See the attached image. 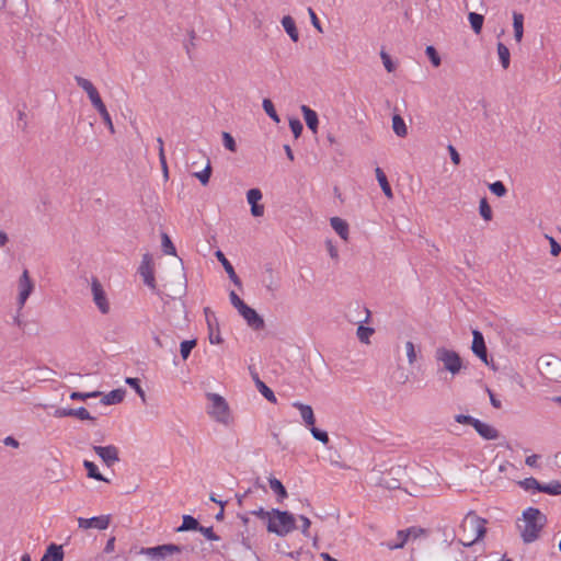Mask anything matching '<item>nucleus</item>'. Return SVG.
<instances>
[{"instance_id":"obj_1","label":"nucleus","mask_w":561,"mask_h":561,"mask_svg":"<svg viewBox=\"0 0 561 561\" xmlns=\"http://www.w3.org/2000/svg\"><path fill=\"white\" fill-rule=\"evenodd\" d=\"M194 548L188 546L163 543L156 547L140 548L138 554L147 556L152 561H164L165 557H176V561H187L184 552H193Z\"/></svg>"},{"instance_id":"obj_2","label":"nucleus","mask_w":561,"mask_h":561,"mask_svg":"<svg viewBox=\"0 0 561 561\" xmlns=\"http://www.w3.org/2000/svg\"><path fill=\"white\" fill-rule=\"evenodd\" d=\"M486 520L478 516L473 511H470L463 518L460 529L463 534V538H460V542L463 546H471L479 539L483 538L486 528Z\"/></svg>"},{"instance_id":"obj_3","label":"nucleus","mask_w":561,"mask_h":561,"mask_svg":"<svg viewBox=\"0 0 561 561\" xmlns=\"http://www.w3.org/2000/svg\"><path fill=\"white\" fill-rule=\"evenodd\" d=\"M523 518L525 526L520 536L525 543H531L538 539L540 531L547 523V517L538 508L528 507L523 512Z\"/></svg>"},{"instance_id":"obj_4","label":"nucleus","mask_w":561,"mask_h":561,"mask_svg":"<svg viewBox=\"0 0 561 561\" xmlns=\"http://www.w3.org/2000/svg\"><path fill=\"white\" fill-rule=\"evenodd\" d=\"M75 80L77 82V84L83 90L85 91V93L88 94L92 105L94 106V108L99 112V114L101 115L104 124L107 126L108 130L111 131V134H114L115 133V128H114V125H113V122H112V118L106 110V106L105 104L103 103L100 94H99V91L96 90V88L93 85V83L81 77V76H75Z\"/></svg>"},{"instance_id":"obj_5","label":"nucleus","mask_w":561,"mask_h":561,"mask_svg":"<svg viewBox=\"0 0 561 561\" xmlns=\"http://www.w3.org/2000/svg\"><path fill=\"white\" fill-rule=\"evenodd\" d=\"M272 518L266 524L268 533L284 537L296 529V519L288 511L272 508Z\"/></svg>"},{"instance_id":"obj_6","label":"nucleus","mask_w":561,"mask_h":561,"mask_svg":"<svg viewBox=\"0 0 561 561\" xmlns=\"http://www.w3.org/2000/svg\"><path fill=\"white\" fill-rule=\"evenodd\" d=\"M435 359L443 364V369L450 373L451 376L458 375L462 369L467 368L460 355L444 346L437 347L435 351Z\"/></svg>"},{"instance_id":"obj_7","label":"nucleus","mask_w":561,"mask_h":561,"mask_svg":"<svg viewBox=\"0 0 561 561\" xmlns=\"http://www.w3.org/2000/svg\"><path fill=\"white\" fill-rule=\"evenodd\" d=\"M540 374L548 380L561 382V358L553 354H546L537 362Z\"/></svg>"},{"instance_id":"obj_8","label":"nucleus","mask_w":561,"mask_h":561,"mask_svg":"<svg viewBox=\"0 0 561 561\" xmlns=\"http://www.w3.org/2000/svg\"><path fill=\"white\" fill-rule=\"evenodd\" d=\"M207 399L210 402V408L208 413L214 417L217 422L228 424L230 419V410L227 401L224 397L217 393H207Z\"/></svg>"},{"instance_id":"obj_9","label":"nucleus","mask_w":561,"mask_h":561,"mask_svg":"<svg viewBox=\"0 0 561 561\" xmlns=\"http://www.w3.org/2000/svg\"><path fill=\"white\" fill-rule=\"evenodd\" d=\"M404 474V468L401 466L391 467L387 472L382 473L379 479V484L388 490L400 489L401 480Z\"/></svg>"},{"instance_id":"obj_10","label":"nucleus","mask_w":561,"mask_h":561,"mask_svg":"<svg viewBox=\"0 0 561 561\" xmlns=\"http://www.w3.org/2000/svg\"><path fill=\"white\" fill-rule=\"evenodd\" d=\"M91 290L93 295V301L96 305L98 309L101 313L107 314L110 311V304L103 289L102 284L96 277H92L91 279Z\"/></svg>"},{"instance_id":"obj_11","label":"nucleus","mask_w":561,"mask_h":561,"mask_svg":"<svg viewBox=\"0 0 561 561\" xmlns=\"http://www.w3.org/2000/svg\"><path fill=\"white\" fill-rule=\"evenodd\" d=\"M19 297L18 304L19 308L22 309L25 305L27 298L32 294L34 289V282L31 279L28 271L24 270L21 277L19 278Z\"/></svg>"},{"instance_id":"obj_12","label":"nucleus","mask_w":561,"mask_h":561,"mask_svg":"<svg viewBox=\"0 0 561 561\" xmlns=\"http://www.w3.org/2000/svg\"><path fill=\"white\" fill-rule=\"evenodd\" d=\"M139 274L144 278V283L151 289H156V278L152 265V256L149 253L142 255L140 266L138 268Z\"/></svg>"},{"instance_id":"obj_13","label":"nucleus","mask_w":561,"mask_h":561,"mask_svg":"<svg viewBox=\"0 0 561 561\" xmlns=\"http://www.w3.org/2000/svg\"><path fill=\"white\" fill-rule=\"evenodd\" d=\"M472 353L477 357H479L485 365H489L488 348L485 345L483 334L479 330L474 329L472 330Z\"/></svg>"},{"instance_id":"obj_14","label":"nucleus","mask_w":561,"mask_h":561,"mask_svg":"<svg viewBox=\"0 0 561 561\" xmlns=\"http://www.w3.org/2000/svg\"><path fill=\"white\" fill-rule=\"evenodd\" d=\"M93 450L107 467H112L115 462H117L119 460L118 449L114 445H108V446L94 445Z\"/></svg>"},{"instance_id":"obj_15","label":"nucleus","mask_w":561,"mask_h":561,"mask_svg":"<svg viewBox=\"0 0 561 561\" xmlns=\"http://www.w3.org/2000/svg\"><path fill=\"white\" fill-rule=\"evenodd\" d=\"M55 417H66V416H73L81 421H94L95 417H93L90 412L84 408L80 407L77 409L71 408H58L54 412Z\"/></svg>"},{"instance_id":"obj_16","label":"nucleus","mask_w":561,"mask_h":561,"mask_svg":"<svg viewBox=\"0 0 561 561\" xmlns=\"http://www.w3.org/2000/svg\"><path fill=\"white\" fill-rule=\"evenodd\" d=\"M247 324L254 331L263 330L265 327L264 319L250 306L247 305L240 312Z\"/></svg>"},{"instance_id":"obj_17","label":"nucleus","mask_w":561,"mask_h":561,"mask_svg":"<svg viewBox=\"0 0 561 561\" xmlns=\"http://www.w3.org/2000/svg\"><path fill=\"white\" fill-rule=\"evenodd\" d=\"M111 517L110 515H101V516H94L91 518H78V524L80 528L89 529V528H96L100 530H104L110 525Z\"/></svg>"},{"instance_id":"obj_18","label":"nucleus","mask_w":561,"mask_h":561,"mask_svg":"<svg viewBox=\"0 0 561 561\" xmlns=\"http://www.w3.org/2000/svg\"><path fill=\"white\" fill-rule=\"evenodd\" d=\"M204 312H205L207 324H208V329H209V335H208L209 342L211 344H220V343H222V339H221V335H220V332H219L218 323H217V320H216L214 313L210 311V309L208 307H206L204 309Z\"/></svg>"},{"instance_id":"obj_19","label":"nucleus","mask_w":561,"mask_h":561,"mask_svg":"<svg viewBox=\"0 0 561 561\" xmlns=\"http://www.w3.org/2000/svg\"><path fill=\"white\" fill-rule=\"evenodd\" d=\"M473 428L482 438H484L486 440H493V439L499 438V436H500V433L495 427H493L480 420H478L477 423H474Z\"/></svg>"},{"instance_id":"obj_20","label":"nucleus","mask_w":561,"mask_h":561,"mask_svg":"<svg viewBox=\"0 0 561 561\" xmlns=\"http://www.w3.org/2000/svg\"><path fill=\"white\" fill-rule=\"evenodd\" d=\"M215 255L218 259V261L222 264V266H224L226 273L228 274L230 280L237 287H241V285H242L241 280H240L239 276L236 274L233 266L228 261V259L225 256V254L220 250H218V251H216Z\"/></svg>"},{"instance_id":"obj_21","label":"nucleus","mask_w":561,"mask_h":561,"mask_svg":"<svg viewBox=\"0 0 561 561\" xmlns=\"http://www.w3.org/2000/svg\"><path fill=\"white\" fill-rule=\"evenodd\" d=\"M416 531L424 533V529L417 528V527H411L405 530H398V533H397V537L399 539L398 542H387V547L390 550L403 548L405 542L408 541V538L411 536V533H416Z\"/></svg>"},{"instance_id":"obj_22","label":"nucleus","mask_w":561,"mask_h":561,"mask_svg":"<svg viewBox=\"0 0 561 561\" xmlns=\"http://www.w3.org/2000/svg\"><path fill=\"white\" fill-rule=\"evenodd\" d=\"M293 407L299 410L301 419L307 426L316 424V417L311 405L296 401L293 403Z\"/></svg>"},{"instance_id":"obj_23","label":"nucleus","mask_w":561,"mask_h":561,"mask_svg":"<svg viewBox=\"0 0 561 561\" xmlns=\"http://www.w3.org/2000/svg\"><path fill=\"white\" fill-rule=\"evenodd\" d=\"M64 549L61 545L50 543L41 561H64Z\"/></svg>"},{"instance_id":"obj_24","label":"nucleus","mask_w":561,"mask_h":561,"mask_svg":"<svg viewBox=\"0 0 561 561\" xmlns=\"http://www.w3.org/2000/svg\"><path fill=\"white\" fill-rule=\"evenodd\" d=\"M330 225L344 241L348 240L350 228L348 224L344 219L340 217H332L330 219Z\"/></svg>"},{"instance_id":"obj_25","label":"nucleus","mask_w":561,"mask_h":561,"mask_svg":"<svg viewBox=\"0 0 561 561\" xmlns=\"http://www.w3.org/2000/svg\"><path fill=\"white\" fill-rule=\"evenodd\" d=\"M301 112L304 114V118H305V122L307 124V127L310 130H312L313 133H317L318 125H319V119H318V114L316 113V111L311 110L307 105H302L301 106Z\"/></svg>"},{"instance_id":"obj_26","label":"nucleus","mask_w":561,"mask_h":561,"mask_svg":"<svg viewBox=\"0 0 561 561\" xmlns=\"http://www.w3.org/2000/svg\"><path fill=\"white\" fill-rule=\"evenodd\" d=\"M199 522L191 516V515H183L182 517V524L175 528V531L176 533H184V531H191V530H194V531H197L199 529Z\"/></svg>"},{"instance_id":"obj_27","label":"nucleus","mask_w":561,"mask_h":561,"mask_svg":"<svg viewBox=\"0 0 561 561\" xmlns=\"http://www.w3.org/2000/svg\"><path fill=\"white\" fill-rule=\"evenodd\" d=\"M268 483H270V488L272 489V491L276 494L277 496V502L278 503H282L287 496H288V493H287V490L286 488L284 486V484L278 480L276 479L275 477H270L268 478Z\"/></svg>"},{"instance_id":"obj_28","label":"nucleus","mask_w":561,"mask_h":561,"mask_svg":"<svg viewBox=\"0 0 561 561\" xmlns=\"http://www.w3.org/2000/svg\"><path fill=\"white\" fill-rule=\"evenodd\" d=\"M282 25L286 33L289 35L293 42L297 43L299 41V33L296 27V23L290 15H285L282 19Z\"/></svg>"},{"instance_id":"obj_29","label":"nucleus","mask_w":561,"mask_h":561,"mask_svg":"<svg viewBox=\"0 0 561 561\" xmlns=\"http://www.w3.org/2000/svg\"><path fill=\"white\" fill-rule=\"evenodd\" d=\"M125 393L126 391L122 388L114 389L107 394L103 396L101 402L106 405L121 403L124 400Z\"/></svg>"},{"instance_id":"obj_30","label":"nucleus","mask_w":561,"mask_h":561,"mask_svg":"<svg viewBox=\"0 0 561 561\" xmlns=\"http://www.w3.org/2000/svg\"><path fill=\"white\" fill-rule=\"evenodd\" d=\"M513 27L514 37L516 42L519 43L524 35V15L522 13H513Z\"/></svg>"},{"instance_id":"obj_31","label":"nucleus","mask_w":561,"mask_h":561,"mask_svg":"<svg viewBox=\"0 0 561 561\" xmlns=\"http://www.w3.org/2000/svg\"><path fill=\"white\" fill-rule=\"evenodd\" d=\"M376 178H377V181L383 192V194L388 197V198H392L393 197V194H392V190H391V186L387 180V176L385 174V172L379 168L377 167L376 170Z\"/></svg>"},{"instance_id":"obj_32","label":"nucleus","mask_w":561,"mask_h":561,"mask_svg":"<svg viewBox=\"0 0 561 561\" xmlns=\"http://www.w3.org/2000/svg\"><path fill=\"white\" fill-rule=\"evenodd\" d=\"M83 467L85 468L89 478L98 481L108 482V480L99 471L98 466L93 461L84 460Z\"/></svg>"},{"instance_id":"obj_33","label":"nucleus","mask_w":561,"mask_h":561,"mask_svg":"<svg viewBox=\"0 0 561 561\" xmlns=\"http://www.w3.org/2000/svg\"><path fill=\"white\" fill-rule=\"evenodd\" d=\"M392 129L394 134L399 137H405L408 134V128L404 123V119L399 114H394L392 116Z\"/></svg>"},{"instance_id":"obj_34","label":"nucleus","mask_w":561,"mask_h":561,"mask_svg":"<svg viewBox=\"0 0 561 561\" xmlns=\"http://www.w3.org/2000/svg\"><path fill=\"white\" fill-rule=\"evenodd\" d=\"M496 48L502 67L507 69L511 64V54L507 46L504 43L499 42Z\"/></svg>"},{"instance_id":"obj_35","label":"nucleus","mask_w":561,"mask_h":561,"mask_svg":"<svg viewBox=\"0 0 561 561\" xmlns=\"http://www.w3.org/2000/svg\"><path fill=\"white\" fill-rule=\"evenodd\" d=\"M468 20L470 22L472 31L476 34H480L484 22V16L476 12H470L468 14Z\"/></svg>"},{"instance_id":"obj_36","label":"nucleus","mask_w":561,"mask_h":561,"mask_svg":"<svg viewBox=\"0 0 561 561\" xmlns=\"http://www.w3.org/2000/svg\"><path fill=\"white\" fill-rule=\"evenodd\" d=\"M197 340H185L180 345V353L183 358V360H186L192 352V350L196 346Z\"/></svg>"},{"instance_id":"obj_37","label":"nucleus","mask_w":561,"mask_h":561,"mask_svg":"<svg viewBox=\"0 0 561 561\" xmlns=\"http://www.w3.org/2000/svg\"><path fill=\"white\" fill-rule=\"evenodd\" d=\"M262 106L264 112L273 119L275 123H279V116L275 110L273 102L270 99H264L262 102Z\"/></svg>"},{"instance_id":"obj_38","label":"nucleus","mask_w":561,"mask_h":561,"mask_svg":"<svg viewBox=\"0 0 561 561\" xmlns=\"http://www.w3.org/2000/svg\"><path fill=\"white\" fill-rule=\"evenodd\" d=\"M125 382L136 391V393L140 397L141 401L145 403L146 392L140 386V380L138 378L127 377L125 379Z\"/></svg>"},{"instance_id":"obj_39","label":"nucleus","mask_w":561,"mask_h":561,"mask_svg":"<svg viewBox=\"0 0 561 561\" xmlns=\"http://www.w3.org/2000/svg\"><path fill=\"white\" fill-rule=\"evenodd\" d=\"M256 388L266 400L270 402H276V397L273 390L267 387L261 379L256 380Z\"/></svg>"},{"instance_id":"obj_40","label":"nucleus","mask_w":561,"mask_h":561,"mask_svg":"<svg viewBox=\"0 0 561 561\" xmlns=\"http://www.w3.org/2000/svg\"><path fill=\"white\" fill-rule=\"evenodd\" d=\"M211 172H213V169H211L210 161L207 160V164L204 168V170L201 171V172H195L194 176L199 180L202 185H207L209 183V179L211 176Z\"/></svg>"},{"instance_id":"obj_41","label":"nucleus","mask_w":561,"mask_h":561,"mask_svg":"<svg viewBox=\"0 0 561 561\" xmlns=\"http://www.w3.org/2000/svg\"><path fill=\"white\" fill-rule=\"evenodd\" d=\"M161 245H162V250L165 254H169V255H175L176 254V249L173 244V242L171 241L170 237L163 232L162 236H161Z\"/></svg>"},{"instance_id":"obj_42","label":"nucleus","mask_w":561,"mask_h":561,"mask_svg":"<svg viewBox=\"0 0 561 561\" xmlns=\"http://www.w3.org/2000/svg\"><path fill=\"white\" fill-rule=\"evenodd\" d=\"M541 490L542 493H547L550 495H561V482L551 481L550 483L543 484Z\"/></svg>"},{"instance_id":"obj_43","label":"nucleus","mask_w":561,"mask_h":561,"mask_svg":"<svg viewBox=\"0 0 561 561\" xmlns=\"http://www.w3.org/2000/svg\"><path fill=\"white\" fill-rule=\"evenodd\" d=\"M479 213L481 215V217L485 220V221H490L493 217V213H492V209H491V206L489 205L486 198H482L480 201V204H479Z\"/></svg>"},{"instance_id":"obj_44","label":"nucleus","mask_w":561,"mask_h":561,"mask_svg":"<svg viewBox=\"0 0 561 561\" xmlns=\"http://www.w3.org/2000/svg\"><path fill=\"white\" fill-rule=\"evenodd\" d=\"M519 484L525 489V490H536L538 492H541V488H542V483H540L537 479L530 477V478H526L524 479L523 481L519 482Z\"/></svg>"},{"instance_id":"obj_45","label":"nucleus","mask_w":561,"mask_h":561,"mask_svg":"<svg viewBox=\"0 0 561 561\" xmlns=\"http://www.w3.org/2000/svg\"><path fill=\"white\" fill-rule=\"evenodd\" d=\"M491 193L497 197H503L507 194V188L502 181H495L489 185Z\"/></svg>"},{"instance_id":"obj_46","label":"nucleus","mask_w":561,"mask_h":561,"mask_svg":"<svg viewBox=\"0 0 561 561\" xmlns=\"http://www.w3.org/2000/svg\"><path fill=\"white\" fill-rule=\"evenodd\" d=\"M375 332V330L370 327H364V325H358L357 328V336H358V340L363 343H368L369 342V336L373 335Z\"/></svg>"},{"instance_id":"obj_47","label":"nucleus","mask_w":561,"mask_h":561,"mask_svg":"<svg viewBox=\"0 0 561 561\" xmlns=\"http://www.w3.org/2000/svg\"><path fill=\"white\" fill-rule=\"evenodd\" d=\"M311 435L314 439L321 442L322 444L327 445L330 440L329 435L325 431H322L314 425L310 426Z\"/></svg>"},{"instance_id":"obj_48","label":"nucleus","mask_w":561,"mask_h":561,"mask_svg":"<svg viewBox=\"0 0 561 561\" xmlns=\"http://www.w3.org/2000/svg\"><path fill=\"white\" fill-rule=\"evenodd\" d=\"M425 54L434 67H438L440 65L442 59L434 46H427L425 49Z\"/></svg>"},{"instance_id":"obj_49","label":"nucleus","mask_w":561,"mask_h":561,"mask_svg":"<svg viewBox=\"0 0 561 561\" xmlns=\"http://www.w3.org/2000/svg\"><path fill=\"white\" fill-rule=\"evenodd\" d=\"M222 142H224V146L227 150L231 151V152H236L237 151V144H236V140L234 138L231 136L230 133H227V131H224L222 133Z\"/></svg>"},{"instance_id":"obj_50","label":"nucleus","mask_w":561,"mask_h":561,"mask_svg":"<svg viewBox=\"0 0 561 561\" xmlns=\"http://www.w3.org/2000/svg\"><path fill=\"white\" fill-rule=\"evenodd\" d=\"M101 396V392L100 391H92V392H79V391H73L70 393V399L71 400H87L89 398H96Z\"/></svg>"},{"instance_id":"obj_51","label":"nucleus","mask_w":561,"mask_h":561,"mask_svg":"<svg viewBox=\"0 0 561 561\" xmlns=\"http://www.w3.org/2000/svg\"><path fill=\"white\" fill-rule=\"evenodd\" d=\"M229 298L231 305L238 310V312L247 307V304L236 294V291L231 290Z\"/></svg>"},{"instance_id":"obj_52","label":"nucleus","mask_w":561,"mask_h":561,"mask_svg":"<svg viewBox=\"0 0 561 561\" xmlns=\"http://www.w3.org/2000/svg\"><path fill=\"white\" fill-rule=\"evenodd\" d=\"M262 192L259 188H250L247 192V199L250 205H252V203L259 204V202L262 199Z\"/></svg>"},{"instance_id":"obj_53","label":"nucleus","mask_w":561,"mask_h":561,"mask_svg":"<svg viewBox=\"0 0 561 561\" xmlns=\"http://www.w3.org/2000/svg\"><path fill=\"white\" fill-rule=\"evenodd\" d=\"M289 127H290V130L294 134L295 138L300 137L304 126H302V123L298 118H290Z\"/></svg>"},{"instance_id":"obj_54","label":"nucleus","mask_w":561,"mask_h":561,"mask_svg":"<svg viewBox=\"0 0 561 561\" xmlns=\"http://www.w3.org/2000/svg\"><path fill=\"white\" fill-rule=\"evenodd\" d=\"M197 531L210 541H218L220 539V537L214 533L213 527H204L201 525Z\"/></svg>"},{"instance_id":"obj_55","label":"nucleus","mask_w":561,"mask_h":561,"mask_svg":"<svg viewBox=\"0 0 561 561\" xmlns=\"http://www.w3.org/2000/svg\"><path fill=\"white\" fill-rule=\"evenodd\" d=\"M455 421L457 423H460V424H466V425H471L472 427L474 426V423H477L478 419L471 416V415H466V414H457L455 416Z\"/></svg>"},{"instance_id":"obj_56","label":"nucleus","mask_w":561,"mask_h":561,"mask_svg":"<svg viewBox=\"0 0 561 561\" xmlns=\"http://www.w3.org/2000/svg\"><path fill=\"white\" fill-rule=\"evenodd\" d=\"M380 57L382 59L386 70L388 72H392L396 69V66H394L391 57L383 50L380 53Z\"/></svg>"},{"instance_id":"obj_57","label":"nucleus","mask_w":561,"mask_h":561,"mask_svg":"<svg viewBox=\"0 0 561 561\" xmlns=\"http://www.w3.org/2000/svg\"><path fill=\"white\" fill-rule=\"evenodd\" d=\"M407 356L410 364H413L416 360V352L413 342L408 341L405 343Z\"/></svg>"},{"instance_id":"obj_58","label":"nucleus","mask_w":561,"mask_h":561,"mask_svg":"<svg viewBox=\"0 0 561 561\" xmlns=\"http://www.w3.org/2000/svg\"><path fill=\"white\" fill-rule=\"evenodd\" d=\"M546 238L549 240L550 243V253L553 256H558L561 253V245L557 242V240L553 237L546 236Z\"/></svg>"},{"instance_id":"obj_59","label":"nucleus","mask_w":561,"mask_h":561,"mask_svg":"<svg viewBox=\"0 0 561 561\" xmlns=\"http://www.w3.org/2000/svg\"><path fill=\"white\" fill-rule=\"evenodd\" d=\"M250 514H252V515H254V516H256V517H259L261 519L267 520V522L273 516L272 515V510L271 511H265L263 507L254 510V511L250 512Z\"/></svg>"},{"instance_id":"obj_60","label":"nucleus","mask_w":561,"mask_h":561,"mask_svg":"<svg viewBox=\"0 0 561 561\" xmlns=\"http://www.w3.org/2000/svg\"><path fill=\"white\" fill-rule=\"evenodd\" d=\"M308 13L310 15L311 24L314 26V28H317L318 32L323 33V28L316 12L311 8H308Z\"/></svg>"},{"instance_id":"obj_61","label":"nucleus","mask_w":561,"mask_h":561,"mask_svg":"<svg viewBox=\"0 0 561 561\" xmlns=\"http://www.w3.org/2000/svg\"><path fill=\"white\" fill-rule=\"evenodd\" d=\"M299 519L302 522V526H301L302 535L306 536V537H310V533H309V528H310V525H311L310 519L307 516H305V515H300Z\"/></svg>"},{"instance_id":"obj_62","label":"nucleus","mask_w":561,"mask_h":561,"mask_svg":"<svg viewBox=\"0 0 561 561\" xmlns=\"http://www.w3.org/2000/svg\"><path fill=\"white\" fill-rule=\"evenodd\" d=\"M448 152L450 154V160L454 164L458 165L461 161L459 152L456 150V148L453 145H449L447 147Z\"/></svg>"},{"instance_id":"obj_63","label":"nucleus","mask_w":561,"mask_h":561,"mask_svg":"<svg viewBox=\"0 0 561 561\" xmlns=\"http://www.w3.org/2000/svg\"><path fill=\"white\" fill-rule=\"evenodd\" d=\"M251 214L254 217L263 216L264 214V206L262 204H254L251 205Z\"/></svg>"},{"instance_id":"obj_64","label":"nucleus","mask_w":561,"mask_h":561,"mask_svg":"<svg viewBox=\"0 0 561 561\" xmlns=\"http://www.w3.org/2000/svg\"><path fill=\"white\" fill-rule=\"evenodd\" d=\"M159 160H160L164 176L167 178L168 176V165H167L164 149L162 147L160 148Z\"/></svg>"}]
</instances>
